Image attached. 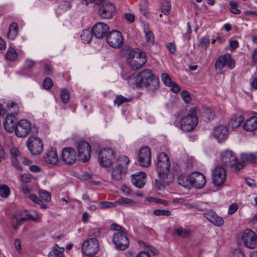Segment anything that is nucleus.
Returning <instances> with one entry per match:
<instances>
[{
	"label": "nucleus",
	"mask_w": 257,
	"mask_h": 257,
	"mask_svg": "<svg viewBox=\"0 0 257 257\" xmlns=\"http://www.w3.org/2000/svg\"><path fill=\"white\" fill-rule=\"evenodd\" d=\"M181 96L183 100L187 103L191 100V97L189 92L186 90H183L181 93Z\"/></svg>",
	"instance_id": "51"
},
{
	"label": "nucleus",
	"mask_w": 257,
	"mask_h": 257,
	"mask_svg": "<svg viewBox=\"0 0 257 257\" xmlns=\"http://www.w3.org/2000/svg\"><path fill=\"white\" fill-rule=\"evenodd\" d=\"M53 82L49 77L46 78L43 82V86L46 89H50L53 86Z\"/></svg>",
	"instance_id": "50"
},
{
	"label": "nucleus",
	"mask_w": 257,
	"mask_h": 257,
	"mask_svg": "<svg viewBox=\"0 0 257 257\" xmlns=\"http://www.w3.org/2000/svg\"><path fill=\"white\" fill-rule=\"evenodd\" d=\"M12 165L18 170H21L22 168L19 162L16 158H11Z\"/></svg>",
	"instance_id": "55"
},
{
	"label": "nucleus",
	"mask_w": 257,
	"mask_h": 257,
	"mask_svg": "<svg viewBox=\"0 0 257 257\" xmlns=\"http://www.w3.org/2000/svg\"><path fill=\"white\" fill-rule=\"evenodd\" d=\"M161 79L163 83L167 86H170L172 84L173 81L171 77L166 73H162L161 75Z\"/></svg>",
	"instance_id": "42"
},
{
	"label": "nucleus",
	"mask_w": 257,
	"mask_h": 257,
	"mask_svg": "<svg viewBox=\"0 0 257 257\" xmlns=\"http://www.w3.org/2000/svg\"><path fill=\"white\" fill-rule=\"evenodd\" d=\"M228 59H230V54L229 53H226L224 55L219 57L215 62V67L216 68L224 67L226 65Z\"/></svg>",
	"instance_id": "32"
},
{
	"label": "nucleus",
	"mask_w": 257,
	"mask_h": 257,
	"mask_svg": "<svg viewBox=\"0 0 257 257\" xmlns=\"http://www.w3.org/2000/svg\"><path fill=\"white\" fill-rule=\"evenodd\" d=\"M243 127L246 131L257 130V117L252 116L246 119L243 124Z\"/></svg>",
	"instance_id": "26"
},
{
	"label": "nucleus",
	"mask_w": 257,
	"mask_h": 257,
	"mask_svg": "<svg viewBox=\"0 0 257 257\" xmlns=\"http://www.w3.org/2000/svg\"><path fill=\"white\" fill-rule=\"evenodd\" d=\"M146 177L147 175L145 172H137L131 175V182L136 187L142 188L146 184Z\"/></svg>",
	"instance_id": "22"
},
{
	"label": "nucleus",
	"mask_w": 257,
	"mask_h": 257,
	"mask_svg": "<svg viewBox=\"0 0 257 257\" xmlns=\"http://www.w3.org/2000/svg\"><path fill=\"white\" fill-rule=\"evenodd\" d=\"M10 193L9 187L5 185H0V196L3 198H7Z\"/></svg>",
	"instance_id": "39"
},
{
	"label": "nucleus",
	"mask_w": 257,
	"mask_h": 257,
	"mask_svg": "<svg viewBox=\"0 0 257 257\" xmlns=\"http://www.w3.org/2000/svg\"><path fill=\"white\" fill-rule=\"evenodd\" d=\"M25 217L26 218V220H32L34 221H36V220H38L40 217L39 215L38 214H35L34 215H33L30 214H27L26 217Z\"/></svg>",
	"instance_id": "58"
},
{
	"label": "nucleus",
	"mask_w": 257,
	"mask_h": 257,
	"mask_svg": "<svg viewBox=\"0 0 257 257\" xmlns=\"http://www.w3.org/2000/svg\"><path fill=\"white\" fill-rule=\"evenodd\" d=\"M130 160L126 156H121L117 159V164L112 168L111 178L113 181L121 180L125 176Z\"/></svg>",
	"instance_id": "4"
},
{
	"label": "nucleus",
	"mask_w": 257,
	"mask_h": 257,
	"mask_svg": "<svg viewBox=\"0 0 257 257\" xmlns=\"http://www.w3.org/2000/svg\"><path fill=\"white\" fill-rule=\"evenodd\" d=\"M153 213L156 216H167L170 215L171 212L165 209H156L153 211Z\"/></svg>",
	"instance_id": "47"
},
{
	"label": "nucleus",
	"mask_w": 257,
	"mask_h": 257,
	"mask_svg": "<svg viewBox=\"0 0 257 257\" xmlns=\"http://www.w3.org/2000/svg\"><path fill=\"white\" fill-rule=\"evenodd\" d=\"M11 154L12 155V158H16L20 155V152L18 149L16 148H13L11 150Z\"/></svg>",
	"instance_id": "62"
},
{
	"label": "nucleus",
	"mask_w": 257,
	"mask_h": 257,
	"mask_svg": "<svg viewBox=\"0 0 257 257\" xmlns=\"http://www.w3.org/2000/svg\"><path fill=\"white\" fill-rule=\"evenodd\" d=\"M197 110L196 107H191L188 114L181 118L180 126L182 131L186 132H190L196 127L198 122Z\"/></svg>",
	"instance_id": "6"
},
{
	"label": "nucleus",
	"mask_w": 257,
	"mask_h": 257,
	"mask_svg": "<svg viewBox=\"0 0 257 257\" xmlns=\"http://www.w3.org/2000/svg\"><path fill=\"white\" fill-rule=\"evenodd\" d=\"M32 128L31 123L26 119H21L17 124L15 133L19 138L26 137Z\"/></svg>",
	"instance_id": "14"
},
{
	"label": "nucleus",
	"mask_w": 257,
	"mask_h": 257,
	"mask_svg": "<svg viewBox=\"0 0 257 257\" xmlns=\"http://www.w3.org/2000/svg\"><path fill=\"white\" fill-rule=\"evenodd\" d=\"M241 160L243 163H254L257 161V152L255 153H244L241 155Z\"/></svg>",
	"instance_id": "31"
},
{
	"label": "nucleus",
	"mask_w": 257,
	"mask_h": 257,
	"mask_svg": "<svg viewBox=\"0 0 257 257\" xmlns=\"http://www.w3.org/2000/svg\"><path fill=\"white\" fill-rule=\"evenodd\" d=\"M153 72L150 69H145L140 72L135 77V82L137 87H145L146 81L151 79Z\"/></svg>",
	"instance_id": "20"
},
{
	"label": "nucleus",
	"mask_w": 257,
	"mask_h": 257,
	"mask_svg": "<svg viewBox=\"0 0 257 257\" xmlns=\"http://www.w3.org/2000/svg\"><path fill=\"white\" fill-rule=\"evenodd\" d=\"M96 4L99 6L98 13L102 19H110L114 15L115 8L113 4L103 0L102 3Z\"/></svg>",
	"instance_id": "10"
},
{
	"label": "nucleus",
	"mask_w": 257,
	"mask_h": 257,
	"mask_svg": "<svg viewBox=\"0 0 257 257\" xmlns=\"http://www.w3.org/2000/svg\"><path fill=\"white\" fill-rule=\"evenodd\" d=\"M189 179V175L186 176L184 174H181L177 177L178 183L185 188H190L191 184Z\"/></svg>",
	"instance_id": "30"
},
{
	"label": "nucleus",
	"mask_w": 257,
	"mask_h": 257,
	"mask_svg": "<svg viewBox=\"0 0 257 257\" xmlns=\"http://www.w3.org/2000/svg\"><path fill=\"white\" fill-rule=\"evenodd\" d=\"M44 69L45 72L47 73V74H48V75L52 74L53 69H52V67L50 65H49L48 64H45Z\"/></svg>",
	"instance_id": "63"
},
{
	"label": "nucleus",
	"mask_w": 257,
	"mask_h": 257,
	"mask_svg": "<svg viewBox=\"0 0 257 257\" xmlns=\"http://www.w3.org/2000/svg\"><path fill=\"white\" fill-rule=\"evenodd\" d=\"M140 3L141 4H140V10L142 12H143V15L144 16H146L145 8H146V6L147 5V0H141Z\"/></svg>",
	"instance_id": "59"
},
{
	"label": "nucleus",
	"mask_w": 257,
	"mask_h": 257,
	"mask_svg": "<svg viewBox=\"0 0 257 257\" xmlns=\"http://www.w3.org/2000/svg\"><path fill=\"white\" fill-rule=\"evenodd\" d=\"M221 164L226 167H229L235 171H238L244 167L242 163L239 162L235 154L229 150L222 152Z\"/></svg>",
	"instance_id": "7"
},
{
	"label": "nucleus",
	"mask_w": 257,
	"mask_h": 257,
	"mask_svg": "<svg viewBox=\"0 0 257 257\" xmlns=\"http://www.w3.org/2000/svg\"><path fill=\"white\" fill-rule=\"evenodd\" d=\"M171 87V90L174 93H178L180 91V87L175 82H173Z\"/></svg>",
	"instance_id": "60"
},
{
	"label": "nucleus",
	"mask_w": 257,
	"mask_h": 257,
	"mask_svg": "<svg viewBox=\"0 0 257 257\" xmlns=\"http://www.w3.org/2000/svg\"><path fill=\"white\" fill-rule=\"evenodd\" d=\"M175 234L182 238H186L190 236V231L182 227L176 228L174 230Z\"/></svg>",
	"instance_id": "36"
},
{
	"label": "nucleus",
	"mask_w": 257,
	"mask_h": 257,
	"mask_svg": "<svg viewBox=\"0 0 257 257\" xmlns=\"http://www.w3.org/2000/svg\"><path fill=\"white\" fill-rule=\"evenodd\" d=\"M27 146L33 155H38L42 152L44 146L40 138L30 137L27 141Z\"/></svg>",
	"instance_id": "11"
},
{
	"label": "nucleus",
	"mask_w": 257,
	"mask_h": 257,
	"mask_svg": "<svg viewBox=\"0 0 257 257\" xmlns=\"http://www.w3.org/2000/svg\"><path fill=\"white\" fill-rule=\"evenodd\" d=\"M128 65L134 70L141 69L147 62L146 53L139 49H130L127 53Z\"/></svg>",
	"instance_id": "3"
},
{
	"label": "nucleus",
	"mask_w": 257,
	"mask_h": 257,
	"mask_svg": "<svg viewBox=\"0 0 257 257\" xmlns=\"http://www.w3.org/2000/svg\"><path fill=\"white\" fill-rule=\"evenodd\" d=\"M242 241L247 247L254 248L257 242V235L250 229L244 231L242 236Z\"/></svg>",
	"instance_id": "19"
},
{
	"label": "nucleus",
	"mask_w": 257,
	"mask_h": 257,
	"mask_svg": "<svg viewBox=\"0 0 257 257\" xmlns=\"http://www.w3.org/2000/svg\"><path fill=\"white\" fill-rule=\"evenodd\" d=\"M44 160L48 163L55 165L58 162V157L55 149L52 148L44 156Z\"/></svg>",
	"instance_id": "25"
},
{
	"label": "nucleus",
	"mask_w": 257,
	"mask_h": 257,
	"mask_svg": "<svg viewBox=\"0 0 257 257\" xmlns=\"http://www.w3.org/2000/svg\"><path fill=\"white\" fill-rule=\"evenodd\" d=\"M101 231L99 228H95L90 229L89 231V236H91V238H96L100 236Z\"/></svg>",
	"instance_id": "49"
},
{
	"label": "nucleus",
	"mask_w": 257,
	"mask_h": 257,
	"mask_svg": "<svg viewBox=\"0 0 257 257\" xmlns=\"http://www.w3.org/2000/svg\"><path fill=\"white\" fill-rule=\"evenodd\" d=\"M61 158L62 161L67 165L74 164L77 161L75 150L71 147L63 148L61 151Z\"/></svg>",
	"instance_id": "15"
},
{
	"label": "nucleus",
	"mask_w": 257,
	"mask_h": 257,
	"mask_svg": "<svg viewBox=\"0 0 257 257\" xmlns=\"http://www.w3.org/2000/svg\"><path fill=\"white\" fill-rule=\"evenodd\" d=\"M18 24L16 22H13L9 26L7 38L10 40H14L18 35Z\"/></svg>",
	"instance_id": "28"
},
{
	"label": "nucleus",
	"mask_w": 257,
	"mask_h": 257,
	"mask_svg": "<svg viewBox=\"0 0 257 257\" xmlns=\"http://www.w3.org/2000/svg\"><path fill=\"white\" fill-rule=\"evenodd\" d=\"M229 5L230 8H229V11L234 14L238 15L240 13V11L237 9V4L235 2H230Z\"/></svg>",
	"instance_id": "46"
},
{
	"label": "nucleus",
	"mask_w": 257,
	"mask_h": 257,
	"mask_svg": "<svg viewBox=\"0 0 257 257\" xmlns=\"http://www.w3.org/2000/svg\"><path fill=\"white\" fill-rule=\"evenodd\" d=\"M146 85L145 86L149 90L154 91L159 88V80L154 74L151 77V79L148 81H146Z\"/></svg>",
	"instance_id": "27"
},
{
	"label": "nucleus",
	"mask_w": 257,
	"mask_h": 257,
	"mask_svg": "<svg viewBox=\"0 0 257 257\" xmlns=\"http://www.w3.org/2000/svg\"><path fill=\"white\" fill-rule=\"evenodd\" d=\"M99 248L98 240L95 238H89L83 242L82 251L86 255H93L98 252Z\"/></svg>",
	"instance_id": "9"
},
{
	"label": "nucleus",
	"mask_w": 257,
	"mask_h": 257,
	"mask_svg": "<svg viewBox=\"0 0 257 257\" xmlns=\"http://www.w3.org/2000/svg\"><path fill=\"white\" fill-rule=\"evenodd\" d=\"M138 162L143 167H148L151 164V151L148 147H141L138 153Z\"/></svg>",
	"instance_id": "13"
},
{
	"label": "nucleus",
	"mask_w": 257,
	"mask_h": 257,
	"mask_svg": "<svg viewBox=\"0 0 257 257\" xmlns=\"http://www.w3.org/2000/svg\"><path fill=\"white\" fill-rule=\"evenodd\" d=\"M6 57L8 60L14 61L17 58L18 54L15 49L10 47L8 50Z\"/></svg>",
	"instance_id": "37"
},
{
	"label": "nucleus",
	"mask_w": 257,
	"mask_h": 257,
	"mask_svg": "<svg viewBox=\"0 0 257 257\" xmlns=\"http://www.w3.org/2000/svg\"><path fill=\"white\" fill-rule=\"evenodd\" d=\"M35 64V62L33 60L27 59L25 61L24 67L27 69H31Z\"/></svg>",
	"instance_id": "57"
},
{
	"label": "nucleus",
	"mask_w": 257,
	"mask_h": 257,
	"mask_svg": "<svg viewBox=\"0 0 257 257\" xmlns=\"http://www.w3.org/2000/svg\"><path fill=\"white\" fill-rule=\"evenodd\" d=\"M61 98L64 103H67L70 99V95L67 89L63 88L61 92Z\"/></svg>",
	"instance_id": "43"
},
{
	"label": "nucleus",
	"mask_w": 257,
	"mask_h": 257,
	"mask_svg": "<svg viewBox=\"0 0 257 257\" xmlns=\"http://www.w3.org/2000/svg\"><path fill=\"white\" fill-rule=\"evenodd\" d=\"M64 247H59L57 244L53 246V249L49 253V257H65L64 254Z\"/></svg>",
	"instance_id": "29"
},
{
	"label": "nucleus",
	"mask_w": 257,
	"mask_h": 257,
	"mask_svg": "<svg viewBox=\"0 0 257 257\" xmlns=\"http://www.w3.org/2000/svg\"><path fill=\"white\" fill-rule=\"evenodd\" d=\"M238 208L237 204L235 203H232L229 206L228 213L230 215L233 214Z\"/></svg>",
	"instance_id": "54"
},
{
	"label": "nucleus",
	"mask_w": 257,
	"mask_h": 257,
	"mask_svg": "<svg viewBox=\"0 0 257 257\" xmlns=\"http://www.w3.org/2000/svg\"><path fill=\"white\" fill-rule=\"evenodd\" d=\"M129 101V99L121 95H119L116 96L115 98L113 100V102L117 106H119L123 103Z\"/></svg>",
	"instance_id": "44"
},
{
	"label": "nucleus",
	"mask_w": 257,
	"mask_h": 257,
	"mask_svg": "<svg viewBox=\"0 0 257 257\" xmlns=\"http://www.w3.org/2000/svg\"><path fill=\"white\" fill-rule=\"evenodd\" d=\"M17 123L16 122V118L12 115H9L5 118L4 126L5 130L9 133L15 131Z\"/></svg>",
	"instance_id": "24"
},
{
	"label": "nucleus",
	"mask_w": 257,
	"mask_h": 257,
	"mask_svg": "<svg viewBox=\"0 0 257 257\" xmlns=\"http://www.w3.org/2000/svg\"><path fill=\"white\" fill-rule=\"evenodd\" d=\"M33 176L30 174H26L21 176L20 179L24 183H28L32 181Z\"/></svg>",
	"instance_id": "52"
},
{
	"label": "nucleus",
	"mask_w": 257,
	"mask_h": 257,
	"mask_svg": "<svg viewBox=\"0 0 257 257\" xmlns=\"http://www.w3.org/2000/svg\"><path fill=\"white\" fill-rule=\"evenodd\" d=\"M40 197L46 202H49L51 199V195L50 192L45 190H40L39 192Z\"/></svg>",
	"instance_id": "41"
},
{
	"label": "nucleus",
	"mask_w": 257,
	"mask_h": 257,
	"mask_svg": "<svg viewBox=\"0 0 257 257\" xmlns=\"http://www.w3.org/2000/svg\"><path fill=\"white\" fill-rule=\"evenodd\" d=\"M226 173L225 169L220 166L216 167L212 172V178L213 184L219 186L226 180Z\"/></svg>",
	"instance_id": "16"
},
{
	"label": "nucleus",
	"mask_w": 257,
	"mask_h": 257,
	"mask_svg": "<svg viewBox=\"0 0 257 257\" xmlns=\"http://www.w3.org/2000/svg\"><path fill=\"white\" fill-rule=\"evenodd\" d=\"M115 157L114 151L111 148H103L98 153V163L101 167L107 168L112 165Z\"/></svg>",
	"instance_id": "8"
},
{
	"label": "nucleus",
	"mask_w": 257,
	"mask_h": 257,
	"mask_svg": "<svg viewBox=\"0 0 257 257\" xmlns=\"http://www.w3.org/2000/svg\"><path fill=\"white\" fill-rule=\"evenodd\" d=\"M226 64L227 65L228 67L230 69H232L234 68L235 61L233 59H232L231 58V56L230 55V59H228V60H227Z\"/></svg>",
	"instance_id": "61"
},
{
	"label": "nucleus",
	"mask_w": 257,
	"mask_h": 257,
	"mask_svg": "<svg viewBox=\"0 0 257 257\" xmlns=\"http://www.w3.org/2000/svg\"><path fill=\"white\" fill-rule=\"evenodd\" d=\"M120 205H128L130 206H134L136 205V202L132 199L121 197L116 201Z\"/></svg>",
	"instance_id": "38"
},
{
	"label": "nucleus",
	"mask_w": 257,
	"mask_h": 257,
	"mask_svg": "<svg viewBox=\"0 0 257 257\" xmlns=\"http://www.w3.org/2000/svg\"><path fill=\"white\" fill-rule=\"evenodd\" d=\"M229 135L228 128L225 125H219L214 128L213 136L219 143L224 142L227 140Z\"/></svg>",
	"instance_id": "21"
},
{
	"label": "nucleus",
	"mask_w": 257,
	"mask_h": 257,
	"mask_svg": "<svg viewBox=\"0 0 257 257\" xmlns=\"http://www.w3.org/2000/svg\"><path fill=\"white\" fill-rule=\"evenodd\" d=\"M166 47H167L169 52L171 54H174L176 52V48L174 43H169L166 44Z\"/></svg>",
	"instance_id": "56"
},
{
	"label": "nucleus",
	"mask_w": 257,
	"mask_h": 257,
	"mask_svg": "<svg viewBox=\"0 0 257 257\" xmlns=\"http://www.w3.org/2000/svg\"><path fill=\"white\" fill-rule=\"evenodd\" d=\"M106 40L108 45L114 48H120L123 44V38L121 33L117 30L110 32L107 37Z\"/></svg>",
	"instance_id": "12"
},
{
	"label": "nucleus",
	"mask_w": 257,
	"mask_h": 257,
	"mask_svg": "<svg viewBox=\"0 0 257 257\" xmlns=\"http://www.w3.org/2000/svg\"><path fill=\"white\" fill-rule=\"evenodd\" d=\"M110 229L115 231L112 238V242L115 247L121 250L127 249L130 245V241L126 235V230L115 223L111 225Z\"/></svg>",
	"instance_id": "2"
},
{
	"label": "nucleus",
	"mask_w": 257,
	"mask_h": 257,
	"mask_svg": "<svg viewBox=\"0 0 257 257\" xmlns=\"http://www.w3.org/2000/svg\"><path fill=\"white\" fill-rule=\"evenodd\" d=\"M29 198L32 200L35 203L40 205L41 208L45 209L47 207V205L44 204L42 200L40 199L36 194H31L29 195Z\"/></svg>",
	"instance_id": "40"
},
{
	"label": "nucleus",
	"mask_w": 257,
	"mask_h": 257,
	"mask_svg": "<svg viewBox=\"0 0 257 257\" xmlns=\"http://www.w3.org/2000/svg\"><path fill=\"white\" fill-rule=\"evenodd\" d=\"M171 6L170 2L167 0H164L161 7L162 13L165 15H168L170 11Z\"/></svg>",
	"instance_id": "45"
},
{
	"label": "nucleus",
	"mask_w": 257,
	"mask_h": 257,
	"mask_svg": "<svg viewBox=\"0 0 257 257\" xmlns=\"http://www.w3.org/2000/svg\"><path fill=\"white\" fill-rule=\"evenodd\" d=\"M204 217L206 218L208 221L216 226H221L224 223L223 218L218 216L216 212L210 210L203 214Z\"/></svg>",
	"instance_id": "23"
},
{
	"label": "nucleus",
	"mask_w": 257,
	"mask_h": 257,
	"mask_svg": "<svg viewBox=\"0 0 257 257\" xmlns=\"http://www.w3.org/2000/svg\"><path fill=\"white\" fill-rule=\"evenodd\" d=\"M73 140L80 160L83 162H88L91 158V148L90 144L78 136H73Z\"/></svg>",
	"instance_id": "5"
},
{
	"label": "nucleus",
	"mask_w": 257,
	"mask_h": 257,
	"mask_svg": "<svg viewBox=\"0 0 257 257\" xmlns=\"http://www.w3.org/2000/svg\"><path fill=\"white\" fill-rule=\"evenodd\" d=\"M121 190L124 194H125L127 195H129L132 193L131 189L126 185H123L122 186Z\"/></svg>",
	"instance_id": "64"
},
{
	"label": "nucleus",
	"mask_w": 257,
	"mask_h": 257,
	"mask_svg": "<svg viewBox=\"0 0 257 257\" xmlns=\"http://www.w3.org/2000/svg\"><path fill=\"white\" fill-rule=\"evenodd\" d=\"M146 41L148 44L153 45L155 42V37L153 33L151 31H148L145 34Z\"/></svg>",
	"instance_id": "48"
},
{
	"label": "nucleus",
	"mask_w": 257,
	"mask_h": 257,
	"mask_svg": "<svg viewBox=\"0 0 257 257\" xmlns=\"http://www.w3.org/2000/svg\"><path fill=\"white\" fill-rule=\"evenodd\" d=\"M109 31L108 26L102 22L95 24L92 27L91 31L93 36L97 39H102L106 36Z\"/></svg>",
	"instance_id": "18"
},
{
	"label": "nucleus",
	"mask_w": 257,
	"mask_h": 257,
	"mask_svg": "<svg viewBox=\"0 0 257 257\" xmlns=\"http://www.w3.org/2000/svg\"><path fill=\"white\" fill-rule=\"evenodd\" d=\"M93 35L92 31L85 30L82 32L80 37L84 43H89L91 41Z\"/></svg>",
	"instance_id": "34"
},
{
	"label": "nucleus",
	"mask_w": 257,
	"mask_h": 257,
	"mask_svg": "<svg viewBox=\"0 0 257 257\" xmlns=\"http://www.w3.org/2000/svg\"><path fill=\"white\" fill-rule=\"evenodd\" d=\"M244 120L243 116L239 115L238 116L234 117L229 122V124L233 128H236L240 126Z\"/></svg>",
	"instance_id": "35"
},
{
	"label": "nucleus",
	"mask_w": 257,
	"mask_h": 257,
	"mask_svg": "<svg viewBox=\"0 0 257 257\" xmlns=\"http://www.w3.org/2000/svg\"><path fill=\"white\" fill-rule=\"evenodd\" d=\"M26 218L21 217L18 218L17 215H13L11 219V224L13 227L15 229H17L19 226L22 225L25 221H26Z\"/></svg>",
	"instance_id": "33"
},
{
	"label": "nucleus",
	"mask_w": 257,
	"mask_h": 257,
	"mask_svg": "<svg viewBox=\"0 0 257 257\" xmlns=\"http://www.w3.org/2000/svg\"><path fill=\"white\" fill-rule=\"evenodd\" d=\"M189 178L191 187L197 189L203 188L206 183L204 175L199 172H193L191 173L189 175Z\"/></svg>",
	"instance_id": "17"
},
{
	"label": "nucleus",
	"mask_w": 257,
	"mask_h": 257,
	"mask_svg": "<svg viewBox=\"0 0 257 257\" xmlns=\"http://www.w3.org/2000/svg\"><path fill=\"white\" fill-rule=\"evenodd\" d=\"M200 45L204 49H207L209 45V40L207 37H202L200 41Z\"/></svg>",
	"instance_id": "53"
},
{
	"label": "nucleus",
	"mask_w": 257,
	"mask_h": 257,
	"mask_svg": "<svg viewBox=\"0 0 257 257\" xmlns=\"http://www.w3.org/2000/svg\"><path fill=\"white\" fill-rule=\"evenodd\" d=\"M170 162L166 153H160L157 160L156 171L158 179L156 180V186L161 190L169 185L174 180V175L170 171Z\"/></svg>",
	"instance_id": "1"
}]
</instances>
